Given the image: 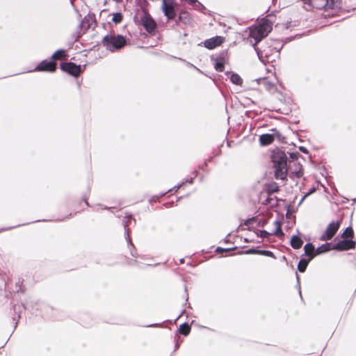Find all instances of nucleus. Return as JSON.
I'll return each mask as SVG.
<instances>
[{"label": "nucleus", "mask_w": 356, "mask_h": 356, "mask_svg": "<svg viewBox=\"0 0 356 356\" xmlns=\"http://www.w3.org/2000/svg\"><path fill=\"white\" fill-rule=\"evenodd\" d=\"M272 161L275 168V175L277 179H284L287 173L286 156L282 151L274 152Z\"/></svg>", "instance_id": "nucleus-1"}, {"label": "nucleus", "mask_w": 356, "mask_h": 356, "mask_svg": "<svg viewBox=\"0 0 356 356\" xmlns=\"http://www.w3.org/2000/svg\"><path fill=\"white\" fill-rule=\"evenodd\" d=\"M272 30V24L267 19L264 20L261 24L252 26L250 28L249 37L254 40L253 46L267 36Z\"/></svg>", "instance_id": "nucleus-2"}, {"label": "nucleus", "mask_w": 356, "mask_h": 356, "mask_svg": "<svg viewBox=\"0 0 356 356\" xmlns=\"http://www.w3.org/2000/svg\"><path fill=\"white\" fill-rule=\"evenodd\" d=\"M102 44L106 49L114 51L122 48L126 44V40L122 35L109 34L104 37Z\"/></svg>", "instance_id": "nucleus-3"}, {"label": "nucleus", "mask_w": 356, "mask_h": 356, "mask_svg": "<svg viewBox=\"0 0 356 356\" xmlns=\"http://www.w3.org/2000/svg\"><path fill=\"white\" fill-rule=\"evenodd\" d=\"M306 4L316 9H334L339 6L338 0H302Z\"/></svg>", "instance_id": "nucleus-4"}, {"label": "nucleus", "mask_w": 356, "mask_h": 356, "mask_svg": "<svg viewBox=\"0 0 356 356\" xmlns=\"http://www.w3.org/2000/svg\"><path fill=\"white\" fill-rule=\"evenodd\" d=\"M339 221H332L326 227L323 234L321 236V241H329L332 238L340 227Z\"/></svg>", "instance_id": "nucleus-5"}, {"label": "nucleus", "mask_w": 356, "mask_h": 356, "mask_svg": "<svg viewBox=\"0 0 356 356\" xmlns=\"http://www.w3.org/2000/svg\"><path fill=\"white\" fill-rule=\"evenodd\" d=\"M60 68L63 71L74 76H78L81 72L80 65H77L71 62L61 63Z\"/></svg>", "instance_id": "nucleus-6"}, {"label": "nucleus", "mask_w": 356, "mask_h": 356, "mask_svg": "<svg viewBox=\"0 0 356 356\" xmlns=\"http://www.w3.org/2000/svg\"><path fill=\"white\" fill-rule=\"evenodd\" d=\"M355 246V242L352 240H342L339 241L332 248V250L338 251H344L353 249Z\"/></svg>", "instance_id": "nucleus-7"}, {"label": "nucleus", "mask_w": 356, "mask_h": 356, "mask_svg": "<svg viewBox=\"0 0 356 356\" xmlns=\"http://www.w3.org/2000/svg\"><path fill=\"white\" fill-rule=\"evenodd\" d=\"M161 8L168 19H172L175 17V8L171 2H168L167 0H162Z\"/></svg>", "instance_id": "nucleus-8"}, {"label": "nucleus", "mask_w": 356, "mask_h": 356, "mask_svg": "<svg viewBox=\"0 0 356 356\" xmlns=\"http://www.w3.org/2000/svg\"><path fill=\"white\" fill-rule=\"evenodd\" d=\"M56 63L53 61L42 60L35 68V71L38 72H53L56 70Z\"/></svg>", "instance_id": "nucleus-9"}, {"label": "nucleus", "mask_w": 356, "mask_h": 356, "mask_svg": "<svg viewBox=\"0 0 356 356\" xmlns=\"http://www.w3.org/2000/svg\"><path fill=\"white\" fill-rule=\"evenodd\" d=\"M141 22L145 30L149 33H152L155 31L156 23L149 15H145L141 18Z\"/></svg>", "instance_id": "nucleus-10"}, {"label": "nucleus", "mask_w": 356, "mask_h": 356, "mask_svg": "<svg viewBox=\"0 0 356 356\" xmlns=\"http://www.w3.org/2000/svg\"><path fill=\"white\" fill-rule=\"evenodd\" d=\"M224 41V38L220 36H216L210 39L207 40L204 42V46L207 49H212L217 46L221 44Z\"/></svg>", "instance_id": "nucleus-11"}, {"label": "nucleus", "mask_w": 356, "mask_h": 356, "mask_svg": "<svg viewBox=\"0 0 356 356\" xmlns=\"http://www.w3.org/2000/svg\"><path fill=\"white\" fill-rule=\"evenodd\" d=\"M259 83L270 92H273L276 89L275 84L266 79H259Z\"/></svg>", "instance_id": "nucleus-12"}, {"label": "nucleus", "mask_w": 356, "mask_h": 356, "mask_svg": "<svg viewBox=\"0 0 356 356\" xmlns=\"http://www.w3.org/2000/svg\"><path fill=\"white\" fill-rule=\"evenodd\" d=\"M304 250L305 254L309 257V261H311L316 254L314 246L312 243H307Z\"/></svg>", "instance_id": "nucleus-13"}, {"label": "nucleus", "mask_w": 356, "mask_h": 356, "mask_svg": "<svg viewBox=\"0 0 356 356\" xmlns=\"http://www.w3.org/2000/svg\"><path fill=\"white\" fill-rule=\"evenodd\" d=\"M273 140L274 136L269 134H262L259 137V141L262 145H268L270 144Z\"/></svg>", "instance_id": "nucleus-14"}, {"label": "nucleus", "mask_w": 356, "mask_h": 356, "mask_svg": "<svg viewBox=\"0 0 356 356\" xmlns=\"http://www.w3.org/2000/svg\"><path fill=\"white\" fill-rule=\"evenodd\" d=\"M302 244V240L298 236H293L291 239V245L294 249L300 248Z\"/></svg>", "instance_id": "nucleus-15"}, {"label": "nucleus", "mask_w": 356, "mask_h": 356, "mask_svg": "<svg viewBox=\"0 0 356 356\" xmlns=\"http://www.w3.org/2000/svg\"><path fill=\"white\" fill-rule=\"evenodd\" d=\"M274 229L272 231V234L276 236H282L284 234L281 228V222L279 220L274 222Z\"/></svg>", "instance_id": "nucleus-16"}, {"label": "nucleus", "mask_w": 356, "mask_h": 356, "mask_svg": "<svg viewBox=\"0 0 356 356\" xmlns=\"http://www.w3.org/2000/svg\"><path fill=\"white\" fill-rule=\"evenodd\" d=\"M230 80L235 85L241 86L243 84L242 78L236 73L232 74Z\"/></svg>", "instance_id": "nucleus-17"}, {"label": "nucleus", "mask_w": 356, "mask_h": 356, "mask_svg": "<svg viewBox=\"0 0 356 356\" xmlns=\"http://www.w3.org/2000/svg\"><path fill=\"white\" fill-rule=\"evenodd\" d=\"M309 261H309V259L308 260H307L305 259H300L298 264V270L301 273L305 272Z\"/></svg>", "instance_id": "nucleus-18"}, {"label": "nucleus", "mask_w": 356, "mask_h": 356, "mask_svg": "<svg viewBox=\"0 0 356 356\" xmlns=\"http://www.w3.org/2000/svg\"><path fill=\"white\" fill-rule=\"evenodd\" d=\"M65 56V51L63 49H58L51 56V58L54 60H61Z\"/></svg>", "instance_id": "nucleus-19"}, {"label": "nucleus", "mask_w": 356, "mask_h": 356, "mask_svg": "<svg viewBox=\"0 0 356 356\" xmlns=\"http://www.w3.org/2000/svg\"><path fill=\"white\" fill-rule=\"evenodd\" d=\"M332 250L331 248H330V244L327 243L325 245H321V247L318 248L316 250V254H319L323 252H328L329 250Z\"/></svg>", "instance_id": "nucleus-20"}, {"label": "nucleus", "mask_w": 356, "mask_h": 356, "mask_svg": "<svg viewBox=\"0 0 356 356\" xmlns=\"http://www.w3.org/2000/svg\"><path fill=\"white\" fill-rule=\"evenodd\" d=\"M179 331L182 334L186 336L189 334L191 327L187 323H183L179 327Z\"/></svg>", "instance_id": "nucleus-21"}, {"label": "nucleus", "mask_w": 356, "mask_h": 356, "mask_svg": "<svg viewBox=\"0 0 356 356\" xmlns=\"http://www.w3.org/2000/svg\"><path fill=\"white\" fill-rule=\"evenodd\" d=\"M353 230L352 227H347L341 234V237L343 238H352L353 236Z\"/></svg>", "instance_id": "nucleus-22"}, {"label": "nucleus", "mask_w": 356, "mask_h": 356, "mask_svg": "<svg viewBox=\"0 0 356 356\" xmlns=\"http://www.w3.org/2000/svg\"><path fill=\"white\" fill-rule=\"evenodd\" d=\"M248 253H258L264 256L270 257H274V254L268 250H259V251H255V250H248Z\"/></svg>", "instance_id": "nucleus-23"}, {"label": "nucleus", "mask_w": 356, "mask_h": 356, "mask_svg": "<svg viewBox=\"0 0 356 356\" xmlns=\"http://www.w3.org/2000/svg\"><path fill=\"white\" fill-rule=\"evenodd\" d=\"M279 190V187L277 184L273 183L268 186V191L271 193H276Z\"/></svg>", "instance_id": "nucleus-24"}, {"label": "nucleus", "mask_w": 356, "mask_h": 356, "mask_svg": "<svg viewBox=\"0 0 356 356\" xmlns=\"http://www.w3.org/2000/svg\"><path fill=\"white\" fill-rule=\"evenodd\" d=\"M113 21L115 23H119L122 21V16L120 13H114L113 14Z\"/></svg>", "instance_id": "nucleus-25"}, {"label": "nucleus", "mask_w": 356, "mask_h": 356, "mask_svg": "<svg viewBox=\"0 0 356 356\" xmlns=\"http://www.w3.org/2000/svg\"><path fill=\"white\" fill-rule=\"evenodd\" d=\"M215 69L218 72H222L224 70V64L220 62L216 63Z\"/></svg>", "instance_id": "nucleus-26"}, {"label": "nucleus", "mask_w": 356, "mask_h": 356, "mask_svg": "<svg viewBox=\"0 0 356 356\" xmlns=\"http://www.w3.org/2000/svg\"><path fill=\"white\" fill-rule=\"evenodd\" d=\"M292 174H293V175H294L296 177H300L302 176L303 172L301 170V168H299V170H298L295 172H293Z\"/></svg>", "instance_id": "nucleus-27"}, {"label": "nucleus", "mask_w": 356, "mask_h": 356, "mask_svg": "<svg viewBox=\"0 0 356 356\" xmlns=\"http://www.w3.org/2000/svg\"><path fill=\"white\" fill-rule=\"evenodd\" d=\"M257 54H258V56L259 58H260V60H261V58H263V56H267V54L265 53V50L264 51H257Z\"/></svg>", "instance_id": "nucleus-28"}, {"label": "nucleus", "mask_w": 356, "mask_h": 356, "mask_svg": "<svg viewBox=\"0 0 356 356\" xmlns=\"http://www.w3.org/2000/svg\"><path fill=\"white\" fill-rule=\"evenodd\" d=\"M269 234H269L268 232H266V231L264 230V231H261V235H260V236H261V237H262V238H266V237H267Z\"/></svg>", "instance_id": "nucleus-29"}, {"label": "nucleus", "mask_w": 356, "mask_h": 356, "mask_svg": "<svg viewBox=\"0 0 356 356\" xmlns=\"http://www.w3.org/2000/svg\"><path fill=\"white\" fill-rule=\"evenodd\" d=\"M300 150L303 152V153H307V149L305 147H299Z\"/></svg>", "instance_id": "nucleus-30"}, {"label": "nucleus", "mask_w": 356, "mask_h": 356, "mask_svg": "<svg viewBox=\"0 0 356 356\" xmlns=\"http://www.w3.org/2000/svg\"><path fill=\"white\" fill-rule=\"evenodd\" d=\"M310 195V193H306V194H305V195L302 197V199H301V200H300V204H301V203L305 200V199L308 195Z\"/></svg>", "instance_id": "nucleus-31"}, {"label": "nucleus", "mask_w": 356, "mask_h": 356, "mask_svg": "<svg viewBox=\"0 0 356 356\" xmlns=\"http://www.w3.org/2000/svg\"><path fill=\"white\" fill-rule=\"evenodd\" d=\"M184 184V183H182L181 184H179L177 186H175L174 188L175 189V191H177L179 188H180L181 187V186Z\"/></svg>", "instance_id": "nucleus-32"}, {"label": "nucleus", "mask_w": 356, "mask_h": 356, "mask_svg": "<svg viewBox=\"0 0 356 356\" xmlns=\"http://www.w3.org/2000/svg\"><path fill=\"white\" fill-rule=\"evenodd\" d=\"M190 3L193 4L197 2V0H188Z\"/></svg>", "instance_id": "nucleus-33"}, {"label": "nucleus", "mask_w": 356, "mask_h": 356, "mask_svg": "<svg viewBox=\"0 0 356 356\" xmlns=\"http://www.w3.org/2000/svg\"><path fill=\"white\" fill-rule=\"evenodd\" d=\"M127 241H128V243H129L130 245H132L131 242V239H130V238H129V235H128V234H127Z\"/></svg>", "instance_id": "nucleus-34"}, {"label": "nucleus", "mask_w": 356, "mask_h": 356, "mask_svg": "<svg viewBox=\"0 0 356 356\" xmlns=\"http://www.w3.org/2000/svg\"><path fill=\"white\" fill-rule=\"evenodd\" d=\"M149 327H158L159 325L158 324H152V325H149Z\"/></svg>", "instance_id": "nucleus-35"}, {"label": "nucleus", "mask_w": 356, "mask_h": 356, "mask_svg": "<svg viewBox=\"0 0 356 356\" xmlns=\"http://www.w3.org/2000/svg\"><path fill=\"white\" fill-rule=\"evenodd\" d=\"M314 191V188H313L312 190L309 191V193H310V194H312Z\"/></svg>", "instance_id": "nucleus-36"}]
</instances>
